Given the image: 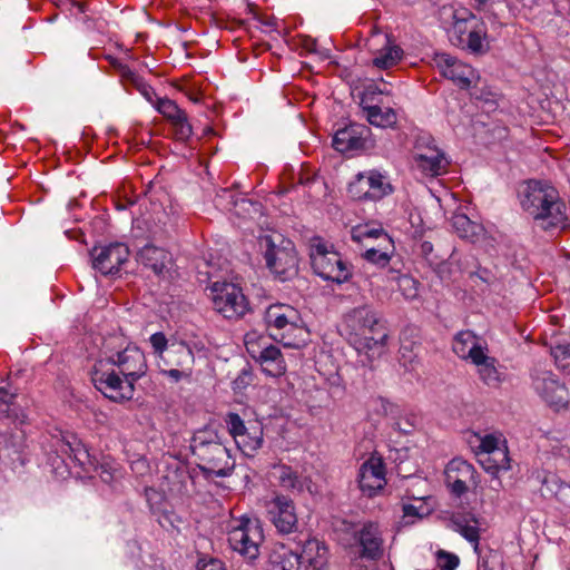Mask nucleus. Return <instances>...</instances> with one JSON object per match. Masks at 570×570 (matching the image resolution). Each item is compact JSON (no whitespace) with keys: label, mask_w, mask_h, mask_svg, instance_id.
I'll return each instance as SVG.
<instances>
[{"label":"nucleus","mask_w":570,"mask_h":570,"mask_svg":"<svg viewBox=\"0 0 570 570\" xmlns=\"http://www.w3.org/2000/svg\"><path fill=\"white\" fill-rule=\"evenodd\" d=\"M413 443L407 440L405 445L402 446H395L394 445V452L396 453V456L394 458V463L399 461V464L395 466V473L400 481L415 479L417 482L422 483L423 480L419 476H416L417 466L413 462H409L405 465H403L404 460H407L410 458L409 452L411 450V446Z\"/></svg>","instance_id":"nucleus-32"},{"label":"nucleus","mask_w":570,"mask_h":570,"mask_svg":"<svg viewBox=\"0 0 570 570\" xmlns=\"http://www.w3.org/2000/svg\"><path fill=\"white\" fill-rule=\"evenodd\" d=\"M309 258L314 273L325 281L343 284L352 276L341 255L330 249L321 237L312 239Z\"/></svg>","instance_id":"nucleus-5"},{"label":"nucleus","mask_w":570,"mask_h":570,"mask_svg":"<svg viewBox=\"0 0 570 570\" xmlns=\"http://www.w3.org/2000/svg\"><path fill=\"white\" fill-rule=\"evenodd\" d=\"M522 209L543 229L561 227L567 222V206L550 184L529 179L518 191Z\"/></svg>","instance_id":"nucleus-2"},{"label":"nucleus","mask_w":570,"mask_h":570,"mask_svg":"<svg viewBox=\"0 0 570 570\" xmlns=\"http://www.w3.org/2000/svg\"><path fill=\"white\" fill-rule=\"evenodd\" d=\"M106 360H99L90 371L94 386L112 402L122 403L134 397L135 384L121 379V373L105 368Z\"/></svg>","instance_id":"nucleus-6"},{"label":"nucleus","mask_w":570,"mask_h":570,"mask_svg":"<svg viewBox=\"0 0 570 570\" xmlns=\"http://www.w3.org/2000/svg\"><path fill=\"white\" fill-rule=\"evenodd\" d=\"M541 499L570 498V484L566 483L556 473H547L540 487Z\"/></svg>","instance_id":"nucleus-31"},{"label":"nucleus","mask_w":570,"mask_h":570,"mask_svg":"<svg viewBox=\"0 0 570 570\" xmlns=\"http://www.w3.org/2000/svg\"><path fill=\"white\" fill-rule=\"evenodd\" d=\"M438 147L435 139L428 132H420L414 139L413 154L424 153L428 149Z\"/></svg>","instance_id":"nucleus-53"},{"label":"nucleus","mask_w":570,"mask_h":570,"mask_svg":"<svg viewBox=\"0 0 570 570\" xmlns=\"http://www.w3.org/2000/svg\"><path fill=\"white\" fill-rule=\"evenodd\" d=\"M234 213L237 216L249 214L250 212L258 210V204L246 198H240L232 202Z\"/></svg>","instance_id":"nucleus-56"},{"label":"nucleus","mask_w":570,"mask_h":570,"mask_svg":"<svg viewBox=\"0 0 570 570\" xmlns=\"http://www.w3.org/2000/svg\"><path fill=\"white\" fill-rule=\"evenodd\" d=\"M284 360L281 350L275 345H269L265 348H263L259 353V356L257 357V361L261 363V365H264L265 362L268 361H278Z\"/></svg>","instance_id":"nucleus-59"},{"label":"nucleus","mask_w":570,"mask_h":570,"mask_svg":"<svg viewBox=\"0 0 570 570\" xmlns=\"http://www.w3.org/2000/svg\"><path fill=\"white\" fill-rule=\"evenodd\" d=\"M534 389L546 403L560 410L568 405V390L551 373H543L534 380Z\"/></svg>","instance_id":"nucleus-17"},{"label":"nucleus","mask_w":570,"mask_h":570,"mask_svg":"<svg viewBox=\"0 0 570 570\" xmlns=\"http://www.w3.org/2000/svg\"><path fill=\"white\" fill-rule=\"evenodd\" d=\"M156 109L171 122L186 115L185 110L179 108L176 101L168 98H158Z\"/></svg>","instance_id":"nucleus-42"},{"label":"nucleus","mask_w":570,"mask_h":570,"mask_svg":"<svg viewBox=\"0 0 570 570\" xmlns=\"http://www.w3.org/2000/svg\"><path fill=\"white\" fill-rule=\"evenodd\" d=\"M60 452L68 455L80 466H85L87 462H90L89 452L87 448L79 441L75 435L71 439L65 436L58 439Z\"/></svg>","instance_id":"nucleus-34"},{"label":"nucleus","mask_w":570,"mask_h":570,"mask_svg":"<svg viewBox=\"0 0 570 570\" xmlns=\"http://www.w3.org/2000/svg\"><path fill=\"white\" fill-rule=\"evenodd\" d=\"M268 570H304V561L298 552L282 547L271 554Z\"/></svg>","instance_id":"nucleus-28"},{"label":"nucleus","mask_w":570,"mask_h":570,"mask_svg":"<svg viewBox=\"0 0 570 570\" xmlns=\"http://www.w3.org/2000/svg\"><path fill=\"white\" fill-rule=\"evenodd\" d=\"M435 564L439 570H455L459 567L460 559L455 553L438 549L434 552Z\"/></svg>","instance_id":"nucleus-47"},{"label":"nucleus","mask_w":570,"mask_h":570,"mask_svg":"<svg viewBox=\"0 0 570 570\" xmlns=\"http://www.w3.org/2000/svg\"><path fill=\"white\" fill-rule=\"evenodd\" d=\"M276 242L272 236L263 237L266 250L264 254L266 266L282 282L289 281L298 274V257L294 243L278 236Z\"/></svg>","instance_id":"nucleus-4"},{"label":"nucleus","mask_w":570,"mask_h":570,"mask_svg":"<svg viewBox=\"0 0 570 570\" xmlns=\"http://www.w3.org/2000/svg\"><path fill=\"white\" fill-rule=\"evenodd\" d=\"M262 366H263V371L273 377H277V376L284 374L286 371V365H285L284 360H278V361H274V362L268 361V362H265V364Z\"/></svg>","instance_id":"nucleus-62"},{"label":"nucleus","mask_w":570,"mask_h":570,"mask_svg":"<svg viewBox=\"0 0 570 570\" xmlns=\"http://www.w3.org/2000/svg\"><path fill=\"white\" fill-rule=\"evenodd\" d=\"M382 86L370 83L365 87L361 105L367 114V120L371 125L377 127L391 126L392 108L385 105V99L390 96L389 83L381 78Z\"/></svg>","instance_id":"nucleus-8"},{"label":"nucleus","mask_w":570,"mask_h":570,"mask_svg":"<svg viewBox=\"0 0 570 570\" xmlns=\"http://www.w3.org/2000/svg\"><path fill=\"white\" fill-rule=\"evenodd\" d=\"M444 475L445 484L450 489L451 494L458 498L478 485L475 468L461 458H454L446 464Z\"/></svg>","instance_id":"nucleus-9"},{"label":"nucleus","mask_w":570,"mask_h":570,"mask_svg":"<svg viewBox=\"0 0 570 570\" xmlns=\"http://www.w3.org/2000/svg\"><path fill=\"white\" fill-rule=\"evenodd\" d=\"M386 42L382 48V53L373 59V66L381 70H389L392 67V38L385 32Z\"/></svg>","instance_id":"nucleus-49"},{"label":"nucleus","mask_w":570,"mask_h":570,"mask_svg":"<svg viewBox=\"0 0 570 570\" xmlns=\"http://www.w3.org/2000/svg\"><path fill=\"white\" fill-rule=\"evenodd\" d=\"M551 14L570 18V0H549Z\"/></svg>","instance_id":"nucleus-61"},{"label":"nucleus","mask_w":570,"mask_h":570,"mask_svg":"<svg viewBox=\"0 0 570 570\" xmlns=\"http://www.w3.org/2000/svg\"><path fill=\"white\" fill-rule=\"evenodd\" d=\"M175 128V137L178 140H187L193 134V127L188 122L187 114L171 122Z\"/></svg>","instance_id":"nucleus-54"},{"label":"nucleus","mask_w":570,"mask_h":570,"mask_svg":"<svg viewBox=\"0 0 570 570\" xmlns=\"http://www.w3.org/2000/svg\"><path fill=\"white\" fill-rule=\"evenodd\" d=\"M481 454H485L487 459L480 462L484 470L492 474H498L501 471L510 469V458L507 448L499 446L498 439L492 434H487L480 443Z\"/></svg>","instance_id":"nucleus-15"},{"label":"nucleus","mask_w":570,"mask_h":570,"mask_svg":"<svg viewBox=\"0 0 570 570\" xmlns=\"http://www.w3.org/2000/svg\"><path fill=\"white\" fill-rule=\"evenodd\" d=\"M381 235H385L389 238V240L392 243V237L382 227H380V228L356 227L352 232V238L355 242H361L364 237L376 238Z\"/></svg>","instance_id":"nucleus-52"},{"label":"nucleus","mask_w":570,"mask_h":570,"mask_svg":"<svg viewBox=\"0 0 570 570\" xmlns=\"http://www.w3.org/2000/svg\"><path fill=\"white\" fill-rule=\"evenodd\" d=\"M344 324L351 335H365L366 331L374 332L380 325V317L367 306L355 307L344 315Z\"/></svg>","instance_id":"nucleus-20"},{"label":"nucleus","mask_w":570,"mask_h":570,"mask_svg":"<svg viewBox=\"0 0 570 570\" xmlns=\"http://www.w3.org/2000/svg\"><path fill=\"white\" fill-rule=\"evenodd\" d=\"M150 344L154 348L155 354L161 358L164 356L169 347L168 340L166 335L163 332L154 333L150 336Z\"/></svg>","instance_id":"nucleus-55"},{"label":"nucleus","mask_w":570,"mask_h":570,"mask_svg":"<svg viewBox=\"0 0 570 570\" xmlns=\"http://www.w3.org/2000/svg\"><path fill=\"white\" fill-rule=\"evenodd\" d=\"M106 363L117 366L119 373L134 384L146 374L148 368L145 353L137 346H127L125 350L107 357Z\"/></svg>","instance_id":"nucleus-11"},{"label":"nucleus","mask_w":570,"mask_h":570,"mask_svg":"<svg viewBox=\"0 0 570 570\" xmlns=\"http://www.w3.org/2000/svg\"><path fill=\"white\" fill-rule=\"evenodd\" d=\"M348 194L354 199H370V193L367 194V185L365 181L364 174H357L354 181L348 185Z\"/></svg>","instance_id":"nucleus-50"},{"label":"nucleus","mask_w":570,"mask_h":570,"mask_svg":"<svg viewBox=\"0 0 570 570\" xmlns=\"http://www.w3.org/2000/svg\"><path fill=\"white\" fill-rule=\"evenodd\" d=\"M357 481L364 495L368 498L377 495L386 484L382 459L371 456L365 461L358 470Z\"/></svg>","instance_id":"nucleus-13"},{"label":"nucleus","mask_w":570,"mask_h":570,"mask_svg":"<svg viewBox=\"0 0 570 570\" xmlns=\"http://www.w3.org/2000/svg\"><path fill=\"white\" fill-rule=\"evenodd\" d=\"M2 442L4 445L2 448H0V456H2V455L10 456L11 452H10L9 445H11L12 448H14L13 453L18 455V459H20V454H19L18 449L16 448V442H14L13 435H9L7 433L1 434L0 435V444Z\"/></svg>","instance_id":"nucleus-63"},{"label":"nucleus","mask_w":570,"mask_h":570,"mask_svg":"<svg viewBox=\"0 0 570 570\" xmlns=\"http://www.w3.org/2000/svg\"><path fill=\"white\" fill-rule=\"evenodd\" d=\"M164 501H157L153 503L148 501L150 512L157 518L158 523L164 529L177 528L181 523V519L174 511L167 508H161Z\"/></svg>","instance_id":"nucleus-39"},{"label":"nucleus","mask_w":570,"mask_h":570,"mask_svg":"<svg viewBox=\"0 0 570 570\" xmlns=\"http://www.w3.org/2000/svg\"><path fill=\"white\" fill-rule=\"evenodd\" d=\"M189 449L206 479L213 475L227 476L235 468V461L216 430L205 428L196 431Z\"/></svg>","instance_id":"nucleus-3"},{"label":"nucleus","mask_w":570,"mask_h":570,"mask_svg":"<svg viewBox=\"0 0 570 570\" xmlns=\"http://www.w3.org/2000/svg\"><path fill=\"white\" fill-rule=\"evenodd\" d=\"M441 26L454 47L482 56L490 50L488 28L481 18L464 7L442 6L439 10Z\"/></svg>","instance_id":"nucleus-1"},{"label":"nucleus","mask_w":570,"mask_h":570,"mask_svg":"<svg viewBox=\"0 0 570 570\" xmlns=\"http://www.w3.org/2000/svg\"><path fill=\"white\" fill-rule=\"evenodd\" d=\"M327 554L325 543L315 538L306 540L298 553L304 561V570H321L327 561Z\"/></svg>","instance_id":"nucleus-25"},{"label":"nucleus","mask_w":570,"mask_h":570,"mask_svg":"<svg viewBox=\"0 0 570 570\" xmlns=\"http://www.w3.org/2000/svg\"><path fill=\"white\" fill-rule=\"evenodd\" d=\"M288 313L294 314V308H292L291 306H285L283 304L271 305L265 311L264 315V320L267 327L273 326L277 331L287 328V332L298 330L297 325L294 322L289 321Z\"/></svg>","instance_id":"nucleus-27"},{"label":"nucleus","mask_w":570,"mask_h":570,"mask_svg":"<svg viewBox=\"0 0 570 570\" xmlns=\"http://www.w3.org/2000/svg\"><path fill=\"white\" fill-rule=\"evenodd\" d=\"M364 258L375 265L385 267L389 265L391 256L387 253H382L375 248H371L365 252Z\"/></svg>","instance_id":"nucleus-58"},{"label":"nucleus","mask_w":570,"mask_h":570,"mask_svg":"<svg viewBox=\"0 0 570 570\" xmlns=\"http://www.w3.org/2000/svg\"><path fill=\"white\" fill-rule=\"evenodd\" d=\"M160 360L165 366L186 368L188 372H191L195 355L191 347L185 341H176L169 344L166 354Z\"/></svg>","instance_id":"nucleus-24"},{"label":"nucleus","mask_w":570,"mask_h":570,"mask_svg":"<svg viewBox=\"0 0 570 570\" xmlns=\"http://www.w3.org/2000/svg\"><path fill=\"white\" fill-rule=\"evenodd\" d=\"M225 563L218 558H200L197 562V570H225Z\"/></svg>","instance_id":"nucleus-60"},{"label":"nucleus","mask_w":570,"mask_h":570,"mask_svg":"<svg viewBox=\"0 0 570 570\" xmlns=\"http://www.w3.org/2000/svg\"><path fill=\"white\" fill-rule=\"evenodd\" d=\"M413 160L416 168L428 177H438L449 170L450 161L445 153L439 147L428 149L424 153L413 154Z\"/></svg>","instance_id":"nucleus-19"},{"label":"nucleus","mask_w":570,"mask_h":570,"mask_svg":"<svg viewBox=\"0 0 570 570\" xmlns=\"http://www.w3.org/2000/svg\"><path fill=\"white\" fill-rule=\"evenodd\" d=\"M262 429L253 426L252 432L249 431V429H247L245 432H243V434L239 438H237L236 444L242 452L249 454V452L256 451L262 446Z\"/></svg>","instance_id":"nucleus-40"},{"label":"nucleus","mask_w":570,"mask_h":570,"mask_svg":"<svg viewBox=\"0 0 570 570\" xmlns=\"http://www.w3.org/2000/svg\"><path fill=\"white\" fill-rule=\"evenodd\" d=\"M214 308L225 318H239L249 311V303L243 289L234 283H214Z\"/></svg>","instance_id":"nucleus-7"},{"label":"nucleus","mask_w":570,"mask_h":570,"mask_svg":"<svg viewBox=\"0 0 570 570\" xmlns=\"http://www.w3.org/2000/svg\"><path fill=\"white\" fill-rule=\"evenodd\" d=\"M365 131H367V128L358 124H350L338 128L333 136L332 146L341 154L363 150L366 144V139L363 137Z\"/></svg>","instance_id":"nucleus-18"},{"label":"nucleus","mask_w":570,"mask_h":570,"mask_svg":"<svg viewBox=\"0 0 570 570\" xmlns=\"http://www.w3.org/2000/svg\"><path fill=\"white\" fill-rule=\"evenodd\" d=\"M420 424L421 417L416 412L404 410L397 413L394 431H397L400 435L409 436L417 430Z\"/></svg>","instance_id":"nucleus-38"},{"label":"nucleus","mask_w":570,"mask_h":570,"mask_svg":"<svg viewBox=\"0 0 570 570\" xmlns=\"http://www.w3.org/2000/svg\"><path fill=\"white\" fill-rule=\"evenodd\" d=\"M129 254V248L124 243L95 246L90 250L92 267L105 276L118 274L121 265L128 261Z\"/></svg>","instance_id":"nucleus-10"},{"label":"nucleus","mask_w":570,"mask_h":570,"mask_svg":"<svg viewBox=\"0 0 570 570\" xmlns=\"http://www.w3.org/2000/svg\"><path fill=\"white\" fill-rule=\"evenodd\" d=\"M367 185V194L370 193L371 200H379L386 195V188L383 184V176L379 171H371L368 176H365Z\"/></svg>","instance_id":"nucleus-44"},{"label":"nucleus","mask_w":570,"mask_h":570,"mask_svg":"<svg viewBox=\"0 0 570 570\" xmlns=\"http://www.w3.org/2000/svg\"><path fill=\"white\" fill-rule=\"evenodd\" d=\"M230 548L248 559H255L258 556V544L252 540L247 529L240 527L234 529L228 537Z\"/></svg>","instance_id":"nucleus-29"},{"label":"nucleus","mask_w":570,"mask_h":570,"mask_svg":"<svg viewBox=\"0 0 570 570\" xmlns=\"http://www.w3.org/2000/svg\"><path fill=\"white\" fill-rule=\"evenodd\" d=\"M140 262L151 268L156 275L166 268L167 252L151 244L145 245L138 253Z\"/></svg>","instance_id":"nucleus-33"},{"label":"nucleus","mask_w":570,"mask_h":570,"mask_svg":"<svg viewBox=\"0 0 570 570\" xmlns=\"http://www.w3.org/2000/svg\"><path fill=\"white\" fill-rule=\"evenodd\" d=\"M360 556L365 559L375 560L382 556V538L379 527L368 522L363 525L357 534Z\"/></svg>","instance_id":"nucleus-21"},{"label":"nucleus","mask_w":570,"mask_h":570,"mask_svg":"<svg viewBox=\"0 0 570 570\" xmlns=\"http://www.w3.org/2000/svg\"><path fill=\"white\" fill-rule=\"evenodd\" d=\"M445 256V266H454L458 272H465L470 265V261H473L472 255H463L455 247H448Z\"/></svg>","instance_id":"nucleus-46"},{"label":"nucleus","mask_w":570,"mask_h":570,"mask_svg":"<svg viewBox=\"0 0 570 570\" xmlns=\"http://www.w3.org/2000/svg\"><path fill=\"white\" fill-rule=\"evenodd\" d=\"M551 355L556 362L562 366L568 367L570 365V347L569 345H557L551 348Z\"/></svg>","instance_id":"nucleus-57"},{"label":"nucleus","mask_w":570,"mask_h":570,"mask_svg":"<svg viewBox=\"0 0 570 570\" xmlns=\"http://www.w3.org/2000/svg\"><path fill=\"white\" fill-rule=\"evenodd\" d=\"M419 254L433 267L440 269V273L443 272L445 267V256L448 252L445 248H442L441 244H438L436 250H434V245L431 242L423 240L419 246Z\"/></svg>","instance_id":"nucleus-36"},{"label":"nucleus","mask_w":570,"mask_h":570,"mask_svg":"<svg viewBox=\"0 0 570 570\" xmlns=\"http://www.w3.org/2000/svg\"><path fill=\"white\" fill-rule=\"evenodd\" d=\"M452 351L460 358L470 360L473 363V354L487 351V346L479 344L478 337L472 331L465 330L455 334Z\"/></svg>","instance_id":"nucleus-26"},{"label":"nucleus","mask_w":570,"mask_h":570,"mask_svg":"<svg viewBox=\"0 0 570 570\" xmlns=\"http://www.w3.org/2000/svg\"><path fill=\"white\" fill-rule=\"evenodd\" d=\"M478 366L480 380L490 387H499L504 381V374L499 371V362L495 357L487 355L485 351L473 354V363Z\"/></svg>","instance_id":"nucleus-23"},{"label":"nucleus","mask_w":570,"mask_h":570,"mask_svg":"<svg viewBox=\"0 0 570 570\" xmlns=\"http://www.w3.org/2000/svg\"><path fill=\"white\" fill-rule=\"evenodd\" d=\"M132 85L148 101H153V96H156V92L154 88L145 82L141 77L135 78V82Z\"/></svg>","instance_id":"nucleus-64"},{"label":"nucleus","mask_w":570,"mask_h":570,"mask_svg":"<svg viewBox=\"0 0 570 570\" xmlns=\"http://www.w3.org/2000/svg\"><path fill=\"white\" fill-rule=\"evenodd\" d=\"M415 328L407 327L400 335L399 362L405 367L415 362L420 350V343L416 338L417 335L415 334Z\"/></svg>","instance_id":"nucleus-30"},{"label":"nucleus","mask_w":570,"mask_h":570,"mask_svg":"<svg viewBox=\"0 0 570 570\" xmlns=\"http://www.w3.org/2000/svg\"><path fill=\"white\" fill-rule=\"evenodd\" d=\"M371 335H364V337L360 341L355 340V343L360 345L356 347L357 350H367L372 351L374 348H382L386 346L389 341V333L385 327V324L380 320V325L375 326L374 332H370Z\"/></svg>","instance_id":"nucleus-37"},{"label":"nucleus","mask_w":570,"mask_h":570,"mask_svg":"<svg viewBox=\"0 0 570 570\" xmlns=\"http://www.w3.org/2000/svg\"><path fill=\"white\" fill-rule=\"evenodd\" d=\"M226 423L228 426V431L230 435L234 438L235 442H237V438H239L243 432H245L248 428L245 426L244 421L237 413H228Z\"/></svg>","instance_id":"nucleus-51"},{"label":"nucleus","mask_w":570,"mask_h":570,"mask_svg":"<svg viewBox=\"0 0 570 570\" xmlns=\"http://www.w3.org/2000/svg\"><path fill=\"white\" fill-rule=\"evenodd\" d=\"M451 226L463 239L474 242V239L481 234L482 226L471 220L464 213L455 212L451 217Z\"/></svg>","instance_id":"nucleus-35"},{"label":"nucleus","mask_w":570,"mask_h":570,"mask_svg":"<svg viewBox=\"0 0 570 570\" xmlns=\"http://www.w3.org/2000/svg\"><path fill=\"white\" fill-rule=\"evenodd\" d=\"M434 62L441 75L452 80L460 89H469L472 82L478 78L472 66L460 61L449 53H435Z\"/></svg>","instance_id":"nucleus-12"},{"label":"nucleus","mask_w":570,"mask_h":570,"mask_svg":"<svg viewBox=\"0 0 570 570\" xmlns=\"http://www.w3.org/2000/svg\"><path fill=\"white\" fill-rule=\"evenodd\" d=\"M267 515L277 531L293 533L298 528V517L294 501H267Z\"/></svg>","instance_id":"nucleus-14"},{"label":"nucleus","mask_w":570,"mask_h":570,"mask_svg":"<svg viewBox=\"0 0 570 570\" xmlns=\"http://www.w3.org/2000/svg\"><path fill=\"white\" fill-rule=\"evenodd\" d=\"M17 395L11 394L8 401L3 402V405H0V417L10 419L12 421L24 422L26 415L21 412V410L16 405Z\"/></svg>","instance_id":"nucleus-48"},{"label":"nucleus","mask_w":570,"mask_h":570,"mask_svg":"<svg viewBox=\"0 0 570 570\" xmlns=\"http://www.w3.org/2000/svg\"><path fill=\"white\" fill-rule=\"evenodd\" d=\"M446 527L460 533L466 541L478 547L482 518L473 511H458L450 514Z\"/></svg>","instance_id":"nucleus-16"},{"label":"nucleus","mask_w":570,"mask_h":570,"mask_svg":"<svg viewBox=\"0 0 570 570\" xmlns=\"http://www.w3.org/2000/svg\"><path fill=\"white\" fill-rule=\"evenodd\" d=\"M431 508L426 504L415 507L413 504L403 505L402 523L404 525L413 524L431 513Z\"/></svg>","instance_id":"nucleus-45"},{"label":"nucleus","mask_w":570,"mask_h":570,"mask_svg":"<svg viewBox=\"0 0 570 570\" xmlns=\"http://www.w3.org/2000/svg\"><path fill=\"white\" fill-rule=\"evenodd\" d=\"M278 470V481L279 484L288 490L296 491L297 495L304 494V489H306L307 493L312 497L323 495L321 491V487L313 482L311 479L305 478L304 481H301L295 471L288 465H279L276 468Z\"/></svg>","instance_id":"nucleus-22"},{"label":"nucleus","mask_w":570,"mask_h":570,"mask_svg":"<svg viewBox=\"0 0 570 570\" xmlns=\"http://www.w3.org/2000/svg\"><path fill=\"white\" fill-rule=\"evenodd\" d=\"M53 448L55 450L48 454V464L51 466V472L56 478L65 480L70 472L63 458L65 454L60 452L58 439Z\"/></svg>","instance_id":"nucleus-41"},{"label":"nucleus","mask_w":570,"mask_h":570,"mask_svg":"<svg viewBox=\"0 0 570 570\" xmlns=\"http://www.w3.org/2000/svg\"><path fill=\"white\" fill-rule=\"evenodd\" d=\"M397 289L405 299H415L419 296L420 282L410 275L396 277Z\"/></svg>","instance_id":"nucleus-43"}]
</instances>
